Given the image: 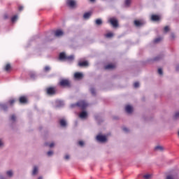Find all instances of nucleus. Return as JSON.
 <instances>
[{
	"label": "nucleus",
	"instance_id": "f257e3e1",
	"mask_svg": "<svg viewBox=\"0 0 179 179\" xmlns=\"http://www.w3.org/2000/svg\"><path fill=\"white\" fill-rule=\"evenodd\" d=\"M62 87H71V81L68 79H62L59 83Z\"/></svg>",
	"mask_w": 179,
	"mask_h": 179
},
{
	"label": "nucleus",
	"instance_id": "f03ea898",
	"mask_svg": "<svg viewBox=\"0 0 179 179\" xmlns=\"http://www.w3.org/2000/svg\"><path fill=\"white\" fill-rule=\"evenodd\" d=\"M96 141H98V142H101V143H104V142H107V137L106 136L99 134L96 136Z\"/></svg>",
	"mask_w": 179,
	"mask_h": 179
},
{
	"label": "nucleus",
	"instance_id": "7ed1b4c3",
	"mask_svg": "<svg viewBox=\"0 0 179 179\" xmlns=\"http://www.w3.org/2000/svg\"><path fill=\"white\" fill-rule=\"evenodd\" d=\"M78 107H80L82 110H85L87 107V103L85 101H80L76 103Z\"/></svg>",
	"mask_w": 179,
	"mask_h": 179
},
{
	"label": "nucleus",
	"instance_id": "20e7f679",
	"mask_svg": "<svg viewBox=\"0 0 179 179\" xmlns=\"http://www.w3.org/2000/svg\"><path fill=\"white\" fill-rule=\"evenodd\" d=\"M108 22L110 23L113 27H118V20L115 18H110Z\"/></svg>",
	"mask_w": 179,
	"mask_h": 179
},
{
	"label": "nucleus",
	"instance_id": "39448f33",
	"mask_svg": "<svg viewBox=\"0 0 179 179\" xmlns=\"http://www.w3.org/2000/svg\"><path fill=\"white\" fill-rule=\"evenodd\" d=\"M47 94H49V96H54V94H55V87H50L47 88Z\"/></svg>",
	"mask_w": 179,
	"mask_h": 179
},
{
	"label": "nucleus",
	"instance_id": "423d86ee",
	"mask_svg": "<svg viewBox=\"0 0 179 179\" xmlns=\"http://www.w3.org/2000/svg\"><path fill=\"white\" fill-rule=\"evenodd\" d=\"M66 4L70 8H75L76 6V1L75 0H67Z\"/></svg>",
	"mask_w": 179,
	"mask_h": 179
},
{
	"label": "nucleus",
	"instance_id": "0eeeda50",
	"mask_svg": "<svg viewBox=\"0 0 179 179\" xmlns=\"http://www.w3.org/2000/svg\"><path fill=\"white\" fill-rule=\"evenodd\" d=\"M134 23L136 27H141V26H143V24H145V22L143 20H134Z\"/></svg>",
	"mask_w": 179,
	"mask_h": 179
},
{
	"label": "nucleus",
	"instance_id": "6e6552de",
	"mask_svg": "<svg viewBox=\"0 0 179 179\" xmlns=\"http://www.w3.org/2000/svg\"><path fill=\"white\" fill-rule=\"evenodd\" d=\"M125 111L127 112L128 114H131L132 113V111H134V108L130 105H127L125 107Z\"/></svg>",
	"mask_w": 179,
	"mask_h": 179
},
{
	"label": "nucleus",
	"instance_id": "1a4fd4ad",
	"mask_svg": "<svg viewBox=\"0 0 179 179\" xmlns=\"http://www.w3.org/2000/svg\"><path fill=\"white\" fill-rule=\"evenodd\" d=\"M19 101L21 104H26L27 103V98L24 96H20Z\"/></svg>",
	"mask_w": 179,
	"mask_h": 179
},
{
	"label": "nucleus",
	"instance_id": "9d476101",
	"mask_svg": "<svg viewBox=\"0 0 179 179\" xmlns=\"http://www.w3.org/2000/svg\"><path fill=\"white\" fill-rule=\"evenodd\" d=\"M151 20H152V22H159V20H160V16L157 15H151Z\"/></svg>",
	"mask_w": 179,
	"mask_h": 179
},
{
	"label": "nucleus",
	"instance_id": "9b49d317",
	"mask_svg": "<svg viewBox=\"0 0 179 179\" xmlns=\"http://www.w3.org/2000/svg\"><path fill=\"white\" fill-rule=\"evenodd\" d=\"M55 36L56 37H61V36H64V31H62V30H59V29L56 30L55 31Z\"/></svg>",
	"mask_w": 179,
	"mask_h": 179
},
{
	"label": "nucleus",
	"instance_id": "f8f14e48",
	"mask_svg": "<svg viewBox=\"0 0 179 179\" xmlns=\"http://www.w3.org/2000/svg\"><path fill=\"white\" fill-rule=\"evenodd\" d=\"M75 79H82L83 78V74L82 73L76 72L74 74Z\"/></svg>",
	"mask_w": 179,
	"mask_h": 179
},
{
	"label": "nucleus",
	"instance_id": "ddd939ff",
	"mask_svg": "<svg viewBox=\"0 0 179 179\" xmlns=\"http://www.w3.org/2000/svg\"><path fill=\"white\" fill-rule=\"evenodd\" d=\"M59 58L61 61H65L66 59V55L65 52H61L59 54Z\"/></svg>",
	"mask_w": 179,
	"mask_h": 179
},
{
	"label": "nucleus",
	"instance_id": "4468645a",
	"mask_svg": "<svg viewBox=\"0 0 179 179\" xmlns=\"http://www.w3.org/2000/svg\"><path fill=\"white\" fill-rule=\"evenodd\" d=\"M116 66H117L114 64H109L105 66V69H115Z\"/></svg>",
	"mask_w": 179,
	"mask_h": 179
},
{
	"label": "nucleus",
	"instance_id": "2eb2a0df",
	"mask_svg": "<svg viewBox=\"0 0 179 179\" xmlns=\"http://www.w3.org/2000/svg\"><path fill=\"white\" fill-rule=\"evenodd\" d=\"M78 66L83 67V66H89V62L87 61L85 62H80L78 63Z\"/></svg>",
	"mask_w": 179,
	"mask_h": 179
},
{
	"label": "nucleus",
	"instance_id": "dca6fc26",
	"mask_svg": "<svg viewBox=\"0 0 179 179\" xmlns=\"http://www.w3.org/2000/svg\"><path fill=\"white\" fill-rule=\"evenodd\" d=\"M12 69V66H10V64L8 63L6 64V66H4V71H6V72H9V70Z\"/></svg>",
	"mask_w": 179,
	"mask_h": 179
},
{
	"label": "nucleus",
	"instance_id": "f3484780",
	"mask_svg": "<svg viewBox=\"0 0 179 179\" xmlns=\"http://www.w3.org/2000/svg\"><path fill=\"white\" fill-rule=\"evenodd\" d=\"M80 118H86L87 117V112L83 111L79 115Z\"/></svg>",
	"mask_w": 179,
	"mask_h": 179
},
{
	"label": "nucleus",
	"instance_id": "a211bd4d",
	"mask_svg": "<svg viewBox=\"0 0 179 179\" xmlns=\"http://www.w3.org/2000/svg\"><path fill=\"white\" fill-rule=\"evenodd\" d=\"M59 124L63 127H66V121L65 120H64V119L60 120Z\"/></svg>",
	"mask_w": 179,
	"mask_h": 179
},
{
	"label": "nucleus",
	"instance_id": "6ab92c4d",
	"mask_svg": "<svg viewBox=\"0 0 179 179\" xmlns=\"http://www.w3.org/2000/svg\"><path fill=\"white\" fill-rule=\"evenodd\" d=\"M90 16H92V13L91 12L85 13L83 15V18L84 19H89V17H90Z\"/></svg>",
	"mask_w": 179,
	"mask_h": 179
},
{
	"label": "nucleus",
	"instance_id": "aec40b11",
	"mask_svg": "<svg viewBox=\"0 0 179 179\" xmlns=\"http://www.w3.org/2000/svg\"><path fill=\"white\" fill-rule=\"evenodd\" d=\"M37 173H38V168L37 166H34L32 171V176H36Z\"/></svg>",
	"mask_w": 179,
	"mask_h": 179
},
{
	"label": "nucleus",
	"instance_id": "412c9836",
	"mask_svg": "<svg viewBox=\"0 0 179 179\" xmlns=\"http://www.w3.org/2000/svg\"><path fill=\"white\" fill-rule=\"evenodd\" d=\"M113 36H114V34H113V32H109L105 35V37H106V38H111V37H113Z\"/></svg>",
	"mask_w": 179,
	"mask_h": 179
},
{
	"label": "nucleus",
	"instance_id": "4be33fe9",
	"mask_svg": "<svg viewBox=\"0 0 179 179\" xmlns=\"http://www.w3.org/2000/svg\"><path fill=\"white\" fill-rule=\"evenodd\" d=\"M73 55L66 56V61H73Z\"/></svg>",
	"mask_w": 179,
	"mask_h": 179
},
{
	"label": "nucleus",
	"instance_id": "5701e85b",
	"mask_svg": "<svg viewBox=\"0 0 179 179\" xmlns=\"http://www.w3.org/2000/svg\"><path fill=\"white\" fill-rule=\"evenodd\" d=\"M162 40H163V38H161V37L156 38L154 40V43H160V41H162Z\"/></svg>",
	"mask_w": 179,
	"mask_h": 179
},
{
	"label": "nucleus",
	"instance_id": "b1692460",
	"mask_svg": "<svg viewBox=\"0 0 179 179\" xmlns=\"http://www.w3.org/2000/svg\"><path fill=\"white\" fill-rule=\"evenodd\" d=\"M96 24H97L98 26H100V24H103V21H101V19H97L95 21Z\"/></svg>",
	"mask_w": 179,
	"mask_h": 179
},
{
	"label": "nucleus",
	"instance_id": "393cba45",
	"mask_svg": "<svg viewBox=\"0 0 179 179\" xmlns=\"http://www.w3.org/2000/svg\"><path fill=\"white\" fill-rule=\"evenodd\" d=\"M156 150H160L162 151L164 150V148H163V146H160V145H157L155 147V148Z\"/></svg>",
	"mask_w": 179,
	"mask_h": 179
},
{
	"label": "nucleus",
	"instance_id": "a878e982",
	"mask_svg": "<svg viewBox=\"0 0 179 179\" xmlns=\"http://www.w3.org/2000/svg\"><path fill=\"white\" fill-rule=\"evenodd\" d=\"M143 178H144L145 179H150V178H152V175H150V174H146V175H144V176H143Z\"/></svg>",
	"mask_w": 179,
	"mask_h": 179
},
{
	"label": "nucleus",
	"instance_id": "bb28decb",
	"mask_svg": "<svg viewBox=\"0 0 179 179\" xmlns=\"http://www.w3.org/2000/svg\"><path fill=\"white\" fill-rule=\"evenodd\" d=\"M16 20H17V15H14L12 18H11V22H13V23L14 22H16Z\"/></svg>",
	"mask_w": 179,
	"mask_h": 179
},
{
	"label": "nucleus",
	"instance_id": "cd10ccee",
	"mask_svg": "<svg viewBox=\"0 0 179 179\" xmlns=\"http://www.w3.org/2000/svg\"><path fill=\"white\" fill-rule=\"evenodd\" d=\"M6 174L8 177H12V176H13V172H12V171H8L6 172Z\"/></svg>",
	"mask_w": 179,
	"mask_h": 179
},
{
	"label": "nucleus",
	"instance_id": "c85d7f7f",
	"mask_svg": "<svg viewBox=\"0 0 179 179\" xmlns=\"http://www.w3.org/2000/svg\"><path fill=\"white\" fill-rule=\"evenodd\" d=\"M125 5L129 6L131 5V0H125Z\"/></svg>",
	"mask_w": 179,
	"mask_h": 179
},
{
	"label": "nucleus",
	"instance_id": "c756f323",
	"mask_svg": "<svg viewBox=\"0 0 179 179\" xmlns=\"http://www.w3.org/2000/svg\"><path fill=\"white\" fill-rule=\"evenodd\" d=\"M179 118V112H176L174 115V119L177 120Z\"/></svg>",
	"mask_w": 179,
	"mask_h": 179
},
{
	"label": "nucleus",
	"instance_id": "7c9ffc66",
	"mask_svg": "<svg viewBox=\"0 0 179 179\" xmlns=\"http://www.w3.org/2000/svg\"><path fill=\"white\" fill-rule=\"evenodd\" d=\"M10 120L11 121H16V115H12L10 117Z\"/></svg>",
	"mask_w": 179,
	"mask_h": 179
},
{
	"label": "nucleus",
	"instance_id": "2f4dec72",
	"mask_svg": "<svg viewBox=\"0 0 179 179\" xmlns=\"http://www.w3.org/2000/svg\"><path fill=\"white\" fill-rule=\"evenodd\" d=\"M50 69H50V66H46L44 68L45 72H49Z\"/></svg>",
	"mask_w": 179,
	"mask_h": 179
},
{
	"label": "nucleus",
	"instance_id": "473e14b6",
	"mask_svg": "<svg viewBox=\"0 0 179 179\" xmlns=\"http://www.w3.org/2000/svg\"><path fill=\"white\" fill-rule=\"evenodd\" d=\"M169 30H170V28L169 27V26H166L164 28V31H165V33H167V31H169Z\"/></svg>",
	"mask_w": 179,
	"mask_h": 179
},
{
	"label": "nucleus",
	"instance_id": "72a5a7b5",
	"mask_svg": "<svg viewBox=\"0 0 179 179\" xmlns=\"http://www.w3.org/2000/svg\"><path fill=\"white\" fill-rule=\"evenodd\" d=\"M90 92L93 95L96 94V90H94V88H91Z\"/></svg>",
	"mask_w": 179,
	"mask_h": 179
},
{
	"label": "nucleus",
	"instance_id": "f704fd0d",
	"mask_svg": "<svg viewBox=\"0 0 179 179\" xmlns=\"http://www.w3.org/2000/svg\"><path fill=\"white\" fill-rule=\"evenodd\" d=\"M14 103H15V99H11L9 101V104L10 106H13Z\"/></svg>",
	"mask_w": 179,
	"mask_h": 179
},
{
	"label": "nucleus",
	"instance_id": "c9c22d12",
	"mask_svg": "<svg viewBox=\"0 0 179 179\" xmlns=\"http://www.w3.org/2000/svg\"><path fill=\"white\" fill-rule=\"evenodd\" d=\"M1 108L3 110H8V106L3 104V105H1Z\"/></svg>",
	"mask_w": 179,
	"mask_h": 179
},
{
	"label": "nucleus",
	"instance_id": "e433bc0d",
	"mask_svg": "<svg viewBox=\"0 0 179 179\" xmlns=\"http://www.w3.org/2000/svg\"><path fill=\"white\" fill-rule=\"evenodd\" d=\"M134 87H139V83L138 82H136V83H134Z\"/></svg>",
	"mask_w": 179,
	"mask_h": 179
},
{
	"label": "nucleus",
	"instance_id": "4c0bfd02",
	"mask_svg": "<svg viewBox=\"0 0 179 179\" xmlns=\"http://www.w3.org/2000/svg\"><path fill=\"white\" fill-rule=\"evenodd\" d=\"M158 73H159V75H163V70H162V69H158Z\"/></svg>",
	"mask_w": 179,
	"mask_h": 179
},
{
	"label": "nucleus",
	"instance_id": "58836bf2",
	"mask_svg": "<svg viewBox=\"0 0 179 179\" xmlns=\"http://www.w3.org/2000/svg\"><path fill=\"white\" fill-rule=\"evenodd\" d=\"M78 145L80 146H83L85 145V143L83 141H80L78 142Z\"/></svg>",
	"mask_w": 179,
	"mask_h": 179
},
{
	"label": "nucleus",
	"instance_id": "ea45409f",
	"mask_svg": "<svg viewBox=\"0 0 179 179\" xmlns=\"http://www.w3.org/2000/svg\"><path fill=\"white\" fill-rule=\"evenodd\" d=\"M54 152L52 151H48V156H52V155L53 154Z\"/></svg>",
	"mask_w": 179,
	"mask_h": 179
},
{
	"label": "nucleus",
	"instance_id": "a19ab883",
	"mask_svg": "<svg viewBox=\"0 0 179 179\" xmlns=\"http://www.w3.org/2000/svg\"><path fill=\"white\" fill-rule=\"evenodd\" d=\"M9 17L8 16V14H5L4 15H3V19H4V20H6V19H8Z\"/></svg>",
	"mask_w": 179,
	"mask_h": 179
},
{
	"label": "nucleus",
	"instance_id": "79ce46f5",
	"mask_svg": "<svg viewBox=\"0 0 179 179\" xmlns=\"http://www.w3.org/2000/svg\"><path fill=\"white\" fill-rule=\"evenodd\" d=\"M64 159L66 160H69V155H66L65 157H64Z\"/></svg>",
	"mask_w": 179,
	"mask_h": 179
},
{
	"label": "nucleus",
	"instance_id": "37998d69",
	"mask_svg": "<svg viewBox=\"0 0 179 179\" xmlns=\"http://www.w3.org/2000/svg\"><path fill=\"white\" fill-rule=\"evenodd\" d=\"M123 131H124V132H128V129L127 127H123Z\"/></svg>",
	"mask_w": 179,
	"mask_h": 179
},
{
	"label": "nucleus",
	"instance_id": "c03bdc74",
	"mask_svg": "<svg viewBox=\"0 0 179 179\" xmlns=\"http://www.w3.org/2000/svg\"><path fill=\"white\" fill-rule=\"evenodd\" d=\"M166 179H174L171 176H168Z\"/></svg>",
	"mask_w": 179,
	"mask_h": 179
},
{
	"label": "nucleus",
	"instance_id": "a18cd8bd",
	"mask_svg": "<svg viewBox=\"0 0 179 179\" xmlns=\"http://www.w3.org/2000/svg\"><path fill=\"white\" fill-rule=\"evenodd\" d=\"M49 147L54 148V143H52L49 145Z\"/></svg>",
	"mask_w": 179,
	"mask_h": 179
},
{
	"label": "nucleus",
	"instance_id": "49530a36",
	"mask_svg": "<svg viewBox=\"0 0 179 179\" xmlns=\"http://www.w3.org/2000/svg\"><path fill=\"white\" fill-rule=\"evenodd\" d=\"M174 37H176V36L174 35V34H171V38H174Z\"/></svg>",
	"mask_w": 179,
	"mask_h": 179
},
{
	"label": "nucleus",
	"instance_id": "de8ad7c7",
	"mask_svg": "<svg viewBox=\"0 0 179 179\" xmlns=\"http://www.w3.org/2000/svg\"><path fill=\"white\" fill-rule=\"evenodd\" d=\"M19 10H23V6H20L19 7Z\"/></svg>",
	"mask_w": 179,
	"mask_h": 179
},
{
	"label": "nucleus",
	"instance_id": "09e8293b",
	"mask_svg": "<svg viewBox=\"0 0 179 179\" xmlns=\"http://www.w3.org/2000/svg\"><path fill=\"white\" fill-rule=\"evenodd\" d=\"M155 61H159V57H157L154 59Z\"/></svg>",
	"mask_w": 179,
	"mask_h": 179
},
{
	"label": "nucleus",
	"instance_id": "8fccbe9b",
	"mask_svg": "<svg viewBox=\"0 0 179 179\" xmlns=\"http://www.w3.org/2000/svg\"><path fill=\"white\" fill-rule=\"evenodd\" d=\"M3 143H2V141L0 140V146H2Z\"/></svg>",
	"mask_w": 179,
	"mask_h": 179
},
{
	"label": "nucleus",
	"instance_id": "3c124183",
	"mask_svg": "<svg viewBox=\"0 0 179 179\" xmlns=\"http://www.w3.org/2000/svg\"><path fill=\"white\" fill-rule=\"evenodd\" d=\"M91 2H94L95 0H90Z\"/></svg>",
	"mask_w": 179,
	"mask_h": 179
},
{
	"label": "nucleus",
	"instance_id": "603ef678",
	"mask_svg": "<svg viewBox=\"0 0 179 179\" xmlns=\"http://www.w3.org/2000/svg\"><path fill=\"white\" fill-rule=\"evenodd\" d=\"M45 146H48V143H45Z\"/></svg>",
	"mask_w": 179,
	"mask_h": 179
},
{
	"label": "nucleus",
	"instance_id": "864d4df0",
	"mask_svg": "<svg viewBox=\"0 0 179 179\" xmlns=\"http://www.w3.org/2000/svg\"><path fill=\"white\" fill-rule=\"evenodd\" d=\"M38 179H43V178L42 177H39Z\"/></svg>",
	"mask_w": 179,
	"mask_h": 179
}]
</instances>
